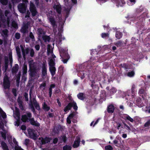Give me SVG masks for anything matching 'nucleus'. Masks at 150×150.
I'll list each match as a JSON object with an SVG mask.
<instances>
[{
	"label": "nucleus",
	"instance_id": "obj_36",
	"mask_svg": "<svg viewBox=\"0 0 150 150\" xmlns=\"http://www.w3.org/2000/svg\"><path fill=\"white\" fill-rule=\"evenodd\" d=\"M16 51L17 55L19 58H20L21 57V54L20 49L18 47H16Z\"/></svg>",
	"mask_w": 150,
	"mask_h": 150
},
{
	"label": "nucleus",
	"instance_id": "obj_57",
	"mask_svg": "<svg viewBox=\"0 0 150 150\" xmlns=\"http://www.w3.org/2000/svg\"><path fill=\"white\" fill-rule=\"evenodd\" d=\"M150 125V120H149L144 125L145 127H148Z\"/></svg>",
	"mask_w": 150,
	"mask_h": 150
},
{
	"label": "nucleus",
	"instance_id": "obj_42",
	"mask_svg": "<svg viewBox=\"0 0 150 150\" xmlns=\"http://www.w3.org/2000/svg\"><path fill=\"white\" fill-rule=\"evenodd\" d=\"M43 107V109L46 111H48L50 109V107L48 106L45 103H44Z\"/></svg>",
	"mask_w": 150,
	"mask_h": 150
},
{
	"label": "nucleus",
	"instance_id": "obj_11",
	"mask_svg": "<svg viewBox=\"0 0 150 150\" xmlns=\"http://www.w3.org/2000/svg\"><path fill=\"white\" fill-rule=\"evenodd\" d=\"M30 10L33 16H35L37 13L36 8L34 4L31 2H30Z\"/></svg>",
	"mask_w": 150,
	"mask_h": 150
},
{
	"label": "nucleus",
	"instance_id": "obj_35",
	"mask_svg": "<svg viewBox=\"0 0 150 150\" xmlns=\"http://www.w3.org/2000/svg\"><path fill=\"white\" fill-rule=\"evenodd\" d=\"M124 117L125 120H127L132 122H134V120L131 117L127 115H125L124 116Z\"/></svg>",
	"mask_w": 150,
	"mask_h": 150
},
{
	"label": "nucleus",
	"instance_id": "obj_39",
	"mask_svg": "<svg viewBox=\"0 0 150 150\" xmlns=\"http://www.w3.org/2000/svg\"><path fill=\"white\" fill-rule=\"evenodd\" d=\"M42 38L45 42H49L50 40V38L49 36L43 35L42 36Z\"/></svg>",
	"mask_w": 150,
	"mask_h": 150
},
{
	"label": "nucleus",
	"instance_id": "obj_60",
	"mask_svg": "<svg viewBox=\"0 0 150 150\" xmlns=\"http://www.w3.org/2000/svg\"><path fill=\"white\" fill-rule=\"evenodd\" d=\"M124 127L126 128L128 130H129L130 129V127L128 126L127 125H126L125 123L124 124Z\"/></svg>",
	"mask_w": 150,
	"mask_h": 150
},
{
	"label": "nucleus",
	"instance_id": "obj_56",
	"mask_svg": "<svg viewBox=\"0 0 150 150\" xmlns=\"http://www.w3.org/2000/svg\"><path fill=\"white\" fill-rule=\"evenodd\" d=\"M15 150H24L23 149L18 146H16L15 147Z\"/></svg>",
	"mask_w": 150,
	"mask_h": 150
},
{
	"label": "nucleus",
	"instance_id": "obj_28",
	"mask_svg": "<svg viewBox=\"0 0 150 150\" xmlns=\"http://www.w3.org/2000/svg\"><path fill=\"white\" fill-rule=\"evenodd\" d=\"M135 73L134 70L129 71L127 73V76L130 77H132L134 76Z\"/></svg>",
	"mask_w": 150,
	"mask_h": 150
},
{
	"label": "nucleus",
	"instance_id": "obj_27",
	"mask_svg": "<svg viewBox=\"0 0 150 150\" xmlns=\"http://www.w3.org/2000/svg\"><path fill=\"white\" fill-rule=\"evenodd\" d=\"M49 70L52 76L55 75L56 70L55 67H49Z\"/></svg>",
	"mask_w": 150,
	"mask_h": 150
},
{
	"label": "nucleus",
	"instance_id": "obj_40",
	"mask_svg": "<svg viewBox=\"0 0 150 150\" xmlns=\"http://www.w3.org/2000/svg\"><path fill=\"white\" fill-rule=\"evenodd\" d=\"M135 3V0H129L127 1V4L129 6L133 5Z\"/></svg>",
	"mask_w": 150,
	"mask_h": 150
},
{
	"label": "nucleus",
	"instance_id": "obj_44",
	"mask_svg": "<svg viewBox=\"0 0 150 150\" xmlns=\"http://www.w3.org/2000/svg\"><path fill=\"white\" fill-rule=\"evenodd\" d=\"M5 64L4 65V67L5 68V71H6L8 68V59L5 60Z\"/></svg>",
	"mask_w": 150,
	"mask_h": 150
},
{
	"label": "nucleus",
	"instance_id": "obj_4",
	"mask_svg": "<svg viewBox=\"0 0 150 150\" xmlns=\"http://www.w3.org/2000/svg\"><path fill=\"white\" fill-rule=\"evenodd\" d=\"M29 105L30 108H31L32 111L33 112H34L35 111V109L33 105L35 106L36 109H39V105L34 98H33L32 99H30V103L29 104Z\"/></svg>",
	"mask_w": 150,
	"mask_h": 150
},
{
	"label": "nucleus",
	"instance_id": "obj_21",
	"mask_svg": "<svg viewBox=\"0 0 150 150\" xmlns=\"http://www.w3.org/2000/svg\"><path fill=\"white\" fill-rule=\"evenodd\" d=\"M80 141V139L79 137H77L76 139V141H75L74 144L73 145V146L74 148H76L78 147L79 144V143Z\"/></svg>",
	"mask_w": 150,
	"mask_h": 150
},
{
	"label": "nucleus",
	"instance_id": "obj_5",
	"mask_svg": "<svg viewBox=\"0 0 150 150\" xmlns=\"http://www.w3.org/2000/svg\"><path fill=\"white\" fill-rule=\"evenodd\" d=\"M3 86L5 89H9L10 87V82L6 74H5L4 77Z\"/></svg>",
	"mask_w": 150,
	"mask_h": 150
},
{
	"label": "nucleus",
	"instance_id": "obj_31",
	"mask_svg": "<svg viewBox=\"0 0 150 150\" xmlns=\"http://www.w3.org/2000/svg\"><path fill=\"white\" fill-rule=\"evenodd\" d=\"M2 137L5 140L6 139V136L8 135L7 132L5 130H3L2 132H1Z\"/></svg>",
	"mask_w": 150,
	"mask_h": 150
},
{
	"label": "nucleus",
	"instance_id": "obj_61",
	"mask_svg": "<svg viewBox=\"0 0 150 150\" xmlns=\"http://www.w3.org/2000/svg\"><path fill=\"white\" fill-rule=\"evenodd\" d=\"M49 94L50 96V97L51 96V95L52 94V88L51 87H50L49 89Z\"/></svg>",
	"mask_w": 150,
	"mask_h": 150
},
{
	"label": "nucleus",
	"instance_id": "obj_43",
	"mask_svg": "<svg viewBox=\"0 0 150 150\" xmlns=\"http://www.w3.org/2000/svg\"><path fill=\"white\" fill-rule=\"evenodd\" d=\"M27 66L25 64H24L23 68V74H25L27 72Z\"/></svg>",
	"mask_w": 150,
	"mask_h": 150
},
{
	"label": "nucleus",
	"instance_id": "obj_26",
	"mask_svg": "<svg viewBox=\"0 0 150 150\" xmlns=\"http://www.w3.org/2000/svg\"><path fill=\"white\" fill-rule=\"evenodd\" d=\"M54 8L55 9L56 11L59 13H60L61 8L60 5L58 4L55 5L54 6Z\"/></svg>",
	"mask_w": 150,
	"mask_h": 150
},
{
	"label": "nucleus",
	"instance_id": "obj_64",
	"mask_svg": "<svg viewBox=\"0 0 150 150\" xmlns=\"http://www.w3.org/2000/svg\"><path fill=\"white\" fill-rule=\"evenodd\" d=\"M114 143L115 144V145L116 146H118L119 145L118 144V141L117 140H115L113 141Z\"/></svg>",
	"mask_w": 150,
	"mask_h": 150
},
{
	"label": "nucleus",
	"instance_id": "obj_22",
	"mask_svg": "<svg viewBox=\"0 0 150 150\" xmlns=\"http://www.w3.org/2000/svg\"><path fill=\"white\" fill-rule=\"evenodd\" d=\"M1 146L3 150H9L7 144L4 141L1 142Z\"/></svg>",
	"mask_w": 150,
	"mask_h": 150
},
{
	"label": "nucleus",
	"instance_id": "obj_62",
	"mask_svg": "<svg viewBox=\"0 0 150 150\" xmlns=\"http://www.w3.org/2000/svg\"><path fill=\"white\" fill-rule=\"evenodd\" d=\"M35 49L37 50H38V51L40 49V45H36L35 46Z\"/></svg>",
	"mask_w": 150,
	"mask_h": 150
},
{
	"label": "nucleus",
	"instance_id": "obj_15",
	"mask_svg": "<svg viewBox=\"0 0 150 150\" xmlns=\"http://www.w3.org/2000/svg\"><path fill=\"white\" fill-rule=\"evenodd\" d=\"M20 46L21 48L23 58L24 59H26L25 56L27 54H28L29 52V48H27L25 49H24L22 45H21Z\"/></svg>",
	"mask_w": 150,
	"mask_h": 150
},
{
	"label": "nucleus",
	"instance_id": "obj_49",
	"mask_svg": "<svg viewBox=\"0 0 150 150\" xmlns=\"http://www.w3.org/2000/svg\"><path fill=\"white\" fill-rule=\"evenodd\" d=\"M0 112L3 118H5L6 117V114L2 110H0Z\"/></svg>",
	"mask_w": 150,
	"mask_h": 150
},
{
	"label": "nucleus",
	"instance_id": "obj_52",
	"mask_svg": "<svg viewBox=\"0 0 150 150\" xmlns=\"http://www.w3.org/2000/svg\"><path fill=\"white\" fill-rule=\"evenodd\" d=\"M8 31L7 29H4L2 31V34L5 36H6L7 35Z\"/></svg>",
	"mask_w": 150,
	"mask_h": 150
},
{
	"label": "nucleus",
	"instance_id": "obj_16",
	"mask_svg": "<svg viewBox=\"0 0 150 150\" xmlns=\"http://www.w3.org/2000/svg\"><path fill=\"white\" fill-rule=\"evenodd\" d=\"M39 140L40 141V142L42 144H44L50 142L51 139L50 138L48 137H46L44 138H39Z\"/></svg>",
	"mask_w": 150,
	"mask_h": 150
},
{
	"label": "nucleus",
	"instance_id": "obj_41",
	"mask_svg": "<svg viewBox=\"0 0 150 150\" xmlns=\"http://www.w3.org/2000/svg\"><path fill=\"white\" fill-rule=\"evenodd\" d=\"M28 117L26 115H24L22 116L21 120L23 122H25L27 120H28Z\"/></svg>",
	"mask_w": 150,
	"mask_h": 150
},
{
	"label": "nucleus",
	"instance_id": "obj_48",
	"mask_svg": "<svg viewBox=\"0 0 150 150\" xmlns=\"http://www.w3.org/2000/svg\"><path fill=\"white\" fill-rule=\"evenodd\" d=\"M105 150H112L113 148L110 145H108L105 146Z\"/></svg>",
	"mask_w": 150,
	"mask_h": 150
},
{
	"label": "nucleus",
	"instance_id": "obj_50",
	"mask_svg": "<svg viewBox=\"0 0 150 150\" xmlns=\"http://www.w3.org/2000/svg\"><path fill=\"white\" fill-rule=\"evenodd\" d=\"M12 25L13 27L14 28H18L17 24L14 21H12Z\"/></svg>",
	"mask_w": 150,
	"mask_h": 150
},
{
	"label": "nucleus",
	"instance_id": "obj_51",
	"mask_svg": "<svg viewBox=\"0 0 150 150\" xmlns=\"http://www.w3.org/2000/svg\"><path fill=\"white\" fill-rule=\"evenodd\" d=\"M46 85V83L44 82L41 84L40 87L42 90H44L45 88Z\"/></svg>",
	"mask_w": 150,
	"mask_h": 150
},
{
	"label": "nucleus",
	"instance_id": "obj_37",
	"mask_svg": "<svg viewBox=\"0 0 150 150\" xmlns=\"http://www.w3.org/2000/svg\"><path fill=\"white\" fill-rule=\"evenodd\" d=\"M17 101L18 103V104L19 105L20 108H21V109L23 110V107L22 105V102L20 98H18L17 100Z\"/></svg>",
	"mask_w": 150,
	"mask_h": 150
},
{
	"label": "nucleus",
	"instance_id": "obj_14",
	"mask_svg": "<svg viewBox=\"0 0 150 150\" xmlns=\"http://www.w3.org/2000/svg\"><path fill=\"white\" fill-rule=\"evenodd\" d=\"M47 55H49L50 54H51L52 58H54L56 56L53 54V50L52 47L50 45H48L47 48Z\"/></svg>",
	"mask_w": 150,
	"mask_h": 150
},
{
	"label": "nucleus",
	"instance_id": "obj_7",
	"mask_svg": "<svg viewBox=\"0 0 150 150\" xmlns=\"http://www.w3.org/2000/svg\"><path fill=\"white\" fill-rule=\"evenodd\" d=\"M40 69L30 70V75L34 79H38L40 76L39 72Z\"/></svg>",
	"mask_w": 150,
	"mask_h": 150
},
{
	"label": "nucleus",
	"instance_id": "obj_18",
	"mask_svg": "<svg viewBox=\"0 0 150 150\" xmlns=\"http://www.w3.org/2000/svg\"><path fill=\"white\" fill-rule=\"evenodd\" d=\"M42 77L45 76L47 74V69L46 66L45 64H43L42 69Z\"/></svg>",
	"mask_w": 150,
	"mask_h": 150
},
{
	"label": "nucleus",
	"instance_id": "obj_6",
	"mask_svg": "<svg viewBox=\"0 0 150 150\" xmlns=\"http://www.w3.org/2000/svg\"><path fill=\"white\" fill-rule=\"evenodd\" d=\"M18 7L19 11L21 13H24L26 12L27 5L24 3H21L18 4Z\"/></svg>",
	"mask_w": 150,
	"mask_h": 150
},
{
	"label": "nucleus",
	"instance_id": "obj_3",
	"mask_svg": "<svg viewBox=\"0 0 150 150\" xmlns=\"http://www.w3.org/2000/svg\"><path fill=\"white\" fill-rule=\"evenodd\" d=\"M138 93L144 99L146 100L149 98L148 94L146 92L145 89L144 87H141L139 89Z\"/></svg>",
	"mask_w": 150,
	"mask_h": 150
},
{
	"label": "nucleus",
	"instance_id": "obj_17",
	"mask_svg": "<svg viewBox=\"0 0 150 150\" xmlns=\"http://www.w3.org/2000/svg\"><path fill=\"white\" fill-rule=\"evenodd\" d=\"M106 89L107 90L109 91V92L111 95L115 93L117 91L115 88L112 86L107 87Z\"/></svg>",
	"mask_w": 150,
	"mask_h": 150
},
{
	"label": "nucleus",
	"instance_id": "obj_10",
	"mask_svg": "<svg viewBox=\"0 0 150 150\" xmlns=\"http://www.w3.org/2000/svg\"><path fill=\"white\" fill-rule=\"evenodd\" d=\"M112 2L115 4L117 6H122L125 4L124 0H111Z\"/></svg>",
	"mask_w": 150,
	"mask_h": 150
},
{
	"label": "nucleus",
	"instance_id": "obj_55",
	"mask_svg": "<svg viewBox=\"0 0 150 150\" xmlns=\"http://www.w3.org/2000/svg\"><path fill=\"white\" fill-rule=\"evenodd\" d=\"M71 147L68 146H65L63 147V150H71Z\"/></svg>",
	"mask_w": 150,
	"mask_h": 150
},
{
	"label": "nucleus",
	"instance_id": "obj_58",
	"mask_svg": "<svg viewBox=\"0 0 150 150\" xmlns=\"http://www.w3.org/2000/svg\"><path fill=\"white\" fill-rule=\"evenodd\" d=\"M72 103L73 104L72 107H73L74 109L75 110H77L78 107L76 105V104L74 103Z\"/></svg>",
	"mask_w": 150,
	"mask_h": 150
},
{
	"label": "nucleus",
	"instance_id": "obj_9",
	"mask_svg": "<svg viewBox=\"0 0 150 150\" xmlns=\"http://www.w3.org/2000/svg\"><path fill=\"white\" fill-rule=\"evenodd\" d=\"M29 67V71L39 69L38 67V64L34 62L33 60H32L28 62Z\"/></svg>",
	"mask_w": 150,
	"mask_h": 150
},
{
	"label": "nucleus",
	"instance_id": "obj_47",
	"mask_svg": "<svg viewBox=\"0 0 150 150\" xmlns=\"http://www.w3.org/2000/svg\"><path fill=\"white\" fill-rule=\"evenodd\" d=\"M29 50L30 51V56L32 57H33L34 56V53H35V52L34 51V50L32 49H31Z\"/></svg>",
	"mask_w": 150,
	"mask_h": 150
},
{
	"label": "nucleus",
	"instance_id": "obj_25",
	"mask_svg": "<svg viewBox=\"0 0 150 150\" xmlns=\"http://www.w3.org/2000/svg\"><path fill=\"white\" fill-rule=\"evenodd\" d=\"M108 112L110 113H112L113 112L114 110V106L112 105H110L108 106Z\"/></svg>",
	"mask_w": 150,
	"mask_h": 150
},
{
	"label": "nucleus",
	"instance_id": "obj_54",
	"mask_svg": "<svg viewBox=\"0 0 150 150\" xmlns=\"http://www.w3.org/2000/svg\"><path fill=\"white\" fill-rule=\"evenodd\" d=\"M114 44L117 47H120L122 45V42L119 41L116 43H115Z\"/></svg>",
	"mask_w": 150,
	"mask_h": 150
},
{
	"label": "nucleus",
	"instance_id": "obj_30",
	"mask_svg": "<svg viewBox=\"0 0 150 150\" xmlns=\"http://www.w3.org/2000/svg\"><path fill=\"white\" fill-rule=\"evenodd\" d=\"M148 13L147 11H145V12H144L141 15L140 17H139V19H141V18H144L147 17ZM143 20V19L142 20H140V21H142Z\"/></svg>",
	"mask_w": 150,
	"mask_h": 150
},
{
	"label": "nucleus",
	"instance_id": "obj_29",
	"mask_svg": "<svg viewBox=\"0 0 150 150\" xmlns=\"http://www.w3.org/2000/svg\"><path fill=\"white\" fill-rule=\"evenodd\" d=\"M37 31L38 34L39 35L40 37H42L45 33V32L41 28L38 29L37 30Z\"/></svg>",
	"mask_w": 150,
	"mask_h": 150
},
{
	"label": "nucleus",
	"instance_id": "obj_24",
	"mask_svg": "<svg viewBox=\"0 0 150 150\" xmlns=\"http://www.w3.org/2000/svg\"><path fill=\"white\" fill-rule=\"evenodd\" d=\"M19 66L17 64H15L12 69V71L13 73H16L18 70Z\"/></svg>",
	"mask_w": 150,
	"mask_h": 150
},
{
	"label": "nucleus",
	"instance_id": "obj_45",
	"mask_svg": "<svg viewBox=\"0 0 150 150\" xmlns=\"http://www.w3.org/2000/svg\"><path fill=\"white\" fill-rule=\"evenodd\" d=\"M50 21L52 24L53 27H55L56 26L55 22L54 19L53 18H50Z\"/></svg>",
	"mask_w": 150,
	"mask_h": 150
},
{
	"label": "nucleus",
	"instance_id": "obj_13",
	"mask_svg": "<svg viewBox=\"0 0 150 150\" xmlns=\"http://www.w3.org/2000/svg\"><path fill=\"white\" fill-rule=\"evenodd\" d=\"M28 134L30 137L34 140H36L37 138V135L34 132L33 129H30L28 130Z\"/></svg>",
	"mask_w": 150,
	"mask_h": 150
},
{
	"label": "nucleus",
	"instance_id": "obj_59",
	"mask_svg": "<svg viewBox=\"0 0 150 150\" xmlns=\"http://www.w3.org/2000/svg\"><path fill=\"white\" fill-rule=\"evenodd\" d=\"M15 37L17 39H19L20 37V35L19 33H16L15 34Z\"/></svg>",
	"mask_w": 150,
	"mask_h": 150
},
{
	"label": "nucleus",
	"instance_id": "obj_33",
	"mask_svg": "<svg viewBox=\"0 0 150 150\" xmlns=\"http://www.w3.org/2000/svg\"><path fill=\"white\" fill-rule=\"evenodd\" d=\"M28 25H25L22 28L21 31L23 33H25L28 31Z\"/></svg>",
	"mask_w": 150,
	"mask_h": 150
},
{
	"label": "nucleus",
	"instance_id": "obj_46",
	"mask_svg": "<svg viewBox=\"0 0 150 150\" xmlns=\"http://www.w3.org/2000/svg\"><path fill=\"white\" fill-rule=\"evenodd\" d=\"M123 66L125 67V69H133L131 66L126 64H123Z\"/></svg>",
	"mask_w": 150,
	"mask_h": 150
},
{
	"label": "nucleus",
	"instance_id": "obj_19",
	"mask_svg": "<svg viewBox=\"0 0 150 150\" xmlns=\"http://www.w3.org/2000/svg\"><path fill=\"white\" fill-rule=\"evenodd\" d=\"M104 30H106L107 32L106 33H104V38H108L109 37V32L110 30V28L108 26H106L105 27L104 26Z\"/></svg>",
	"mask_w": 150,
	"mask_h": 150
},
{
	"label": "nucleus",
	"instance_id": "obj_38",
	"mask_svg": "<svg viewBox=\"0 0 150 150\" xmlns=\"http://www.w3.org/2000/svg\"><path fill=\"white\" fill-rule=\"evenodd\" d=\"M77 96L79 99L81 100H83L85 97L83 93H80Z\"/></svg>",
	"mask_w": 150,
	"mask_h": 150
},
{
	"label": "nucleus",
	"instance_id": "obj_34",
	"mask_svg": "<svg viewBox=\"0 0 150 150\" xmlns=\"http://www.w3.org/2000/svg\"><path fill=\"white\" fill-rule=\"evenodd\" d=\"M122 34L119 31H117L116 33L115 37L117 39H120L122 38Z\"/></svg>",
	"mask_w": 150,
	"mask_h": 150
},
{
	"label": "nucleus",
	"instance_id": "obj_2",
	"mask_svg": "<svg viewBox=\"0 0 150 150\" xmlns=\"http://www.w3.org/2000/svg\"><path fill=\"white\" fill-rule=\"evenodd\" d=\"M143 11V8L137 9L136 13L133 14H130L127 17L128 20L131 21L137 20L138 17V15H137V14L141 13Z\"/></svg>",
	"mask_w": 150,
	"mask_h": 150
},
{
	"label": "nucleus",
	"instance_id": "obj_63",
	"mask_svg": "<svg viewBox=\"0 0 150 150\" xmlns=\"http://www.w3.org/2000/svg\"><path fill=\"white\" fill-rule=\"evenodd\" d=\"M30 14V12H29L28 10L27 12L26 15H25V17L26 18L27 17H29V15Z\"/></svg>",
	"mask_w": 150,
	"mask_h": 150
},
{
	"label": "nucleus",
	"instance_id": "obj_8",
	"mask_svg": "<svg viewBox=\"0 0 150 150\" xmlns=\"http://www.w3.org/2000/svg\"><path fill=\"white\" fill-rule=\"evenodd\" d=\"M5 15L7 18V21H5L6 23L7 26L9 27L10 26V21H12L11 13L9 11L6 10L5 11Z\"/></svg>",
	"mask_w": 150,
	"mask_h": 150
},
{
	"label": "nucleus",
	"instance_id": "obj_53",
	"mask_svg": "<svg viewBox=\"0 0 150 150\" xmlns=\"http://www.w3.org/2000/svg\"><path fill=\"white\" fill-rule=\"evenodd\" d=\"M0 2L2 4L6 5L8 3V0H0Z\"/></svg>",
	"mask_w": 150,
	"mask_h": 150
},
{
	"label": "nucleus",
	"instance_id": "obj_32",
	"mask_svg": "<svg viewBox=\"0 0 150 150\" xmlns=\"http://www.w3.org/2000/svg\"><path fill=\"white\" fill-rule=\"evenodd\" d=\"M73 106V104L72 103H69L68 104V105L65 107L64 109V112H66L67 110H69Z\"/></svg>",
	"mask_w": 150,
	"mask_h": 150
},
{
	"label": "nucleus",
	"instance_id": "obj_23",
	"mask_svg": "<svg viewBox=\"0 0 150 150\" xmlns=\"http://www.w3.org/2000/svg\"><path fill=\"white\" fill-rule=\"evenodd\" d=\"M29 121L31 124L33 125L36 126H39L40 125L39 124L37 121H35L33 118L30 119Z\"/></svg>",
	"mask_w": 150,
	"mask_h": 150
},
{
	"label": "nucleus",
	"instance_id": "obj_12",
	"mask_svg": "<svg viewBox=\"0 0 150 150\" xmlns=\"http://www.w3.org/2000/svg\"><path fill=\"white\" fill-rule=\"evenodd\" d=\"M14 117L16 118V122L15 125L18 126L19 125L20 114L19 111L16 110L14 113Z\"/></svg>",
	"mask_w": 150,
	"mask_h": 150
},
{
	"label": "nucleus",
	"instance_id": "obj_1",
	"mask_svg": "<svg viewBox=\"0 0 150 150\" xmlns=\"http://www.w3.org/2000/svg\"><path fill=\"white\" fill-rule=\"evenodd\" d=\"M135 86L133 85L131 89V94H130L131 91L130 90L128 91L126 93L119 91H118V93L121 96L123 97V96L124 95L125 99L133 102L134 103L139 107H142L143 111L150 113V104L149 105H145L142 103H141V100L140 98L136 96V91L135 90Z\"/></svg>",
	"mask_w": 150,
	"mask_h": 150
},
{
	"label": "nucleus",
	"instance_id": "obj_20",
	"mask_svg": "<svg viewBox=\"0 0 150 150\" xmlns=\"http://www.w3.org/2000/svg\"><path fill=\"white\" fill-rule=\"evenodd\" d=\"M53 59L50 57L48 58L49 61L48 62L49 67H54L55 63L54 62L55 59L54 58Z\"/></svg>",
	"mask_w": 150,
	"mask_h": 150
}]
</instances>
